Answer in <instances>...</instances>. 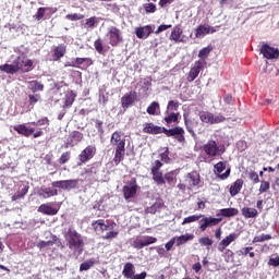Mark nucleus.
<instances>
[{"mask_svg":"<svg viewBox=\"0 0 279 279\" xmlns=\"http://www.w3.org/2000/svg\"><path fill=\"white\" fill-rule=\"evenodd\" d=\"M96 154H97V148L95 146L89 145L85 147L78 155V162H77L78 167H81V165H86V162H88L89 160H93Z\"/></svg>","mask_w":279,"mask_h":279,"instance_id":"9b49d317","label":"nucleus"},{"mask_svg":"<svg viewBox=\"0 0 279 279\" xmlns=\"http://www.w3.org/2000/svg\"><path fill=\"white\" fill-rule=\"evenodd\" d=\"M119 236L118 231H109L105 235H101L102 241H112V239H117Z\"/></svg>","mask_w":279,"mask_h":279,"instance_id":"bf43d9fd","label":"nucleus"},{"mask_svg":"<svg viewBox=\"0 0 279 279\" xmlns=\"http://www.w3.org/2000/svg\"><path fill=\"white\" fill-rule=\"evenodd\" d=\"M201 149L206 156L205 162H213L218 156L226 153V148L220 147L215 140H209Z\"/></svg>","mask_w":279,"mask_h":279,"instance_id":"20e7f679","label":"nucleus"},{"mask_svg":"<svg viewBox=\"0 0 279 279\" xmlns=\"http://www.w3.org/2000/svg\"><path fill=\"white\" fill-rule=\"evenodd\" d=\"M185 128L192 136H195V128H197V122H193V120L185 119L184 120Z\"/></svg>","mask_w":279,"mask_h":279,"instance_id":"c03bdc74","label":"nucleus"},{"mask_svg":"<svg viewBox=\"0 0 279 279\" xmlns=\"http://www.w3.org/2000/svg\"><path fill=\"white\" fill-rule=\"evenodd\" d=\"M99 25V17L97 16H92L89 19H86L85 22L81 23V27L84 29H95Z\"/></svg>","mask_w":279,"mask_h":279,"instance_id":"72a5a7b5","label":"nucleus"},{"mask_svg":"<svg viewBox=\"0 0 279 279\" xmlns=\"http://www.w3.org/2000/svg\"><path fill=\"white\" fill-rule=\"evenodd\" d=\"M38 213H41V215H48L49 217H53L54 215H58V209L51 207L49 204H41L38 207Z\"/></svg>","mask_w":279,"mask_h":279,"instance_id":"473e14b6","label":"nucleus"},{"mask_svg":"<svg viewBox=\"0 0 279 279\" xmlns=\"http://www.w3.org/2000/svg\"><path fill=\"white\" fill-rule=\"evenodd\" d=\"M158 239L151 235H138L132 242L131 245L134 250H143V247H147V245H154L157 243Z\"/></svg>","mask_w":279,"mask_h":279,"instance_id":"0eeeda50","label":"nucleus"},{"mask_svg":"<svg viewBox=\"0 0 279 279\" xmlns=\"http://www.w3.org/2000/svg\"><path fill=\"white\" fill-rule=\"evenodd\" d=\"M146 112L153 116L160 114V106H148Z\"/></svg>","mask_w":279,"mask_h":279,"instance_id":"e2e57ef3","label":"nucleus"},{"mask_svg":"<svg viewBox=\"0 0 279 279\" xmlns=\"http://www.w3.org/2000/svg\"><path fill=\"white\" fill-rule=\"evenodd\" d=\"M217 29L208 24H199L195 28V38H204V36H208V34H215Z\"/></svg>","mask_w":279,"mask_h":279,"instance_id":"412c9836","label":"nucleus"},{"mask_svg":"<svg viewBox=\"0 0 279 279\" xmlns=\"http://www.w3.org/2000/svg\"><path fill=\"white\" fill-rule=\"evenodd\" d=\"M92 267H95V260L88 259L80 265V271H88Z\"/></svg>","mask_w":279,"mask_h":279,"instance_id":"09e8293b","label":"nucleus"},{"mask_svg":"<svg viewBox=\"0 0 279 279\" xmlns=\"http://www.w3.org/2000/svg\"><path fill=\"white\" fill-rule=\"evenodd\" d=\"M75 97H77V95L73 93V90L65 92V95L63 98L64 106H73V102L75 101Z\"/></svg>","mask_w":279,"mask_h":279,"instance_id":"79ce46f5","label":"nucleus"},{"mask_svg":"<svg viewBox=\"0 0 279 279\" xmlns=\"http://www.w3.org/2000/svg\"><path fill=\"white\" fill-rule=\"evenodd\" d=\"M92 228L93 230H95L96 232H106L109 230L110 226L106 225V222L104 221V219H98L94 222H92Z\"/></svg>","mask_w":279,"mask_h":279,"instance_id":"e433bc0d","label":"nucleus"},{"mask_svg":"<svg viewBox=\"0 0 279 279\" xmlns=\"http://www.w3.org/2000/svg\"><path fill=\"white\" fill-rule=\"evenodd\" d=\"M199 245L202 247H210L213 245V239H209L208 236H203L198 239Z\"/></svg>","mask_w":279,"mask_h":279,"instance_id":"13d9d810","label":"nucleus"},{"mask_svg":"<svg viewBox=\"0 0 279 279\" xmlns=\"http://www.w3.org/2000/svg\"><path fill=\"white\" fill-rule=\"evenodd\" d=\"M213 51V45H209L198 51V58L197 62H206L208 60V56H210V52Z\"/></svg>","mask_w":279,"mask_h":279,"instance_id":"ea45409f","label":"nucleus"},{"mask_svg":"<svg viewBox=\"0 0 279 279\" xmlns=\"http://www.w3.org/2000/svg\"><path fill=\"white\" fill-rule=\"evenodd\" d=\"M65 19L68 21H82L83 19H85V15L82 13H69L65 15Z\"/></svg>","mask_w":279,"mask_h":279,"instance_id":"5fc2aeb1","label":"nucleus"},{"mask_svg":"<svg viewBox=\"0 0 279 279\" xmlns=\"http://www.w3.org/2000/svg\"><path fill=\"white\" fill-rule=\"evenodd\" d=\"M66 56V45L61 44L54 47L52 50V60L53 62H59V60H62Z\"/></svg>","mask_w":279,"mask_h":279,"instance_id":"393cba45","label":"nucleus"},{"mask_svg":"<svg viewBox=\"0 0 279 279\" xmlns=\"http://www.w3.org/2000/svg\"><path fill=\"white\" fill-rule=\"evenodd\" d=\"M84 141V134L80 131H73L69 134L65 147H75V145H80Z\"/></svg>","mask_w":279,"mask_h":279,"instance_id":"f3484780","label":"nucleus"},{"mask_svg":"<svg viewBox=\"0 0 279 279\" xmlns=\"http://www.w3.org/2000/svg\"><path fill=\"white\" fill-rule=\"evenodd\" d=\"M268 266L269 267H279V255H276L275 257H270L268 259Z\"/></svg>","mask_w":279,"mask_h":279,"instance_id":"338daca9","label":"nucleus"},{"mask_svg":"<svg viewBox=\"0 0 279 279\" xmlns=\"http://www.w3.org/2000/svg\"><path fill=\"white\" fill-rule=\"evenodd\" d=\"M106 37L111 47H119L121 43H123V35L121 33V29L116 26H111L108 29Z\"/></svg>","mask_w":279,"mask_h":279,"instance_id":"423d86ee","label":"nucleus"},{"mask_svg":"<svg viewBox=\"0 0 279 279\" xmlns=\"http://www.w3.org/2000/svg\"><path fill=\"white\" fill-rule=\"evenodd\" d=\"M202 215H192L183 219L182 226H186V223H195V221H199Z\"/></svg>","mask_w":279,"mask_h":279,"instance_id":"864d4df0","label":"nucleus"},{"mask_svg":"<svg viewBox=\"0 0 279 279\" xmlns=\"http://www.w3.org/2000/svg\"><path fill=\"white\" fill-rule=\"evenodd\" d=\"M84 173L86 178H93V175H97L99 173V168H97V163H92L84 169Z\"/></svg>","mask_w":279,"mask_h":279,"instance_id":"a19ab883","label":"nucleus"},{"mask_svg":"<svg viewBox=\"0 0 279 279\" xmlns=\"http://www.w3.org/2000/svg\"><path fill=\"white\" fill-rule=\"evenodd\" d=\"M199 117L203 123H210L211 125H215L217 123H223V121H226V117H223L222 114L215 116L209 112H201Z\"/></svg>","mask_w":279,"mask_h":279,"instance_id":"4468645a","label":"nucleus"},{"mask_svg":"<svg viewBox=\"0 0 279 279\" xmlns=\"http://www.w3.org/2000/svg\"><path fill=\"white\" fill-rule=\"evenodd\" d=\"M143 9L145 11V14H155V12L158 10L154 2L144 3Z\"/></svg>","mask_w":279,"mask_h":279,"instance_id":"49530a36","label":"nucleus"},{"mask_svg":"<svg viewBox=\"0 0 279 279\" xmlns=\"http://www.w3.org/2000/svg\"><path fill=\"white\" fill-rule=\"evenodd\" d=\"M28 191H29V189H28L27 186H24V187L22 189V191L15 193V194L11 197L12 202H16L17 199H23V197H25V194H26Z\"/></svg>","mask_w":279,"mask_h":279,"instance_id":"8fccbe9b","label":"nucleus"},{"mask_svg":"<svg viewBox=\"0 0 279 279\" xmlns=\"http://www.w3.org/2000/svg\"><path fill=\"white\" fill-rule=\"evenodd\" d=\"M239 239V233H230L225 239L221 240V242L218 244V252H226V247L230 245L233 241H236Z\"/></svg>","mask_w":279,"mask_h":279,"instance_id":"a878e982","label":"nucleus"},{"mask_svg":"<svg viewBox=\"0 0 279 279\" xmlns=\"http://www.w3.org/2000/svg\"><path fill=\"white\" fill-rule=\"evenodd\" d=\"M94 47L97 53H104V41L101 40V38H98L94 41Z\"/></svg>","mask_w":279,"mask_h":279,"instance_id":"052dcab7","label":"nucleus"},{"mask_svg":"<svg viewBox=\"0 0 279 279\" xmlns=\"http://www.w3.org/2000/svg\"><path fill=\"white\" fill-rule=\"evenodd\" d=\"M241 213H242V217H244V219H256V217H258V209H256V208L243 207L241 209Z\"/></svg>","mask_w":279,"mask_h":279,"instance_id":"c9c22d12","label":"nucleus"},{"mask_svg":"<svg viewBox=\"0 0 279 279\" xmlns=\"http://www.w3.org/2000/svg\"><path fill=\"white\" fill-rule=\"evenodd\" d=\"M163 134L168 138H174L178 143H184V141H186V137H184L185 132L182 126H174L172 129L163 128Z\"/></svg>","mask_w":279,"mask_h":279,"instance_id":"6e6552de","label":"nucleus"},{"mask_svg":"<svg viewBox=\"0 0 279 279\" xmlns=\"http://www.w3.org/2000/svg\"><path fill=\"white\" fill-rule=\"evenodd\" d=\"M182 34H184L182 26L177 25L172 28L169 39L172 40L173 43H184V39L182 38Z\"/></svg>","mask_w":279,"mask_h":279,"instance_id":"c85d7f7f","label":"nucleus"},{"mask_svg":"<svg viewBox=\"0 0 279 279\" xmlns=\"http://www.w3.org/2000/svg\"><path fill=\"white\" fill-rule=\"evenodd\" d=\"M66 247L80 256L84 252V238L75 229L70 228L65 233Z\"/></svg>","mask_w":279,"mask_h":279,"instance_id":"7ed1b4c3","label":"nucleus"},{"mask_svg":"<svg viewBox=\"0 0 279 279\" xmlns=\"http://www.w3.org/2000/svg\"><path fill=\"white\" fill-rule=\"evenodd\" d=\"M206 64V61H195L194 66L191 68L190 72L187 73V82H195V80H197V77L199 76V73L204 71V66Z\"/></svg>","mask_w":279,"mask_h":279,"instance_id":"ddd939ff","label":"nucleus"},{"mask_svg":"<svg viewBox=\"0 0 279 279\" xmlns=\"http://www.w3.org/2000/svg\"><path fill=\"white\" fill-rule=\"evenodd\" d=\"M78 184H80V179L53 181L51 183L52 189H61L62 191H71L72 189H77Z\"/></svg>","mask_w":279,"mask_h":279,"instance_id":"9d476101","label":"nucleus"},{"mask_svg":"<svg viewBox=\"0 0 279 279\" xmlns=\"http://www.w3.org/2000/svg\"><path fill=\"white\" fill-rule=\"evenodd\" d=\"M69 160H71V151H65L59 158V165H66Z\"/></svg>","mask_w":279,"mask_h":279,"instance_id":"680f3d73","label":"nucleus"},{"mask_svg":"<svg viewBox=\"0 0 279 279\" xmlns=\"http://www.w3.org/2000/svg\"><path fill=\"white\" fill-rule=\"evenodd\" d=\"M122 193L124 199H132L138 193V183H136V178H132L123 187Z\"/></svg>","mask_w":279,"mask_h":279,"instance_id":"1a4fd4ad","label":"nucleus"},{"mask_svg":"<svg viewBox=\"0 0 279 279\" xmlns=\"http://www.w3.org/2000/svg\"><path fill=\"white\" fill-rule=\"evenodd\" d=\"M271 189L269 181H262L259 186V193H267Z\"/></svg>","mask_w":279,"mask_h":279,"instance_id":"69168bd1","label":"nucleus"},{"mask_svg":"<svg viewBox=\"0 0 279 279\" xmlns=\"http://www.w3.org/2000/svg\"><path fill=\"white\" fill-rule=\"evenodd\" d=\"M56 196H58L57 189L41 187L39 190V197H43L44 199H49V197H56Z\"/></svg>","mask_w":279,"mask_h":279,"instance_id":"f704fd0d","label":"nucleus"},{"mask_svg":"<svg viewBox=\"0 0 279 279\" xmlns=\"http://www.w3.org/2000/svg\"><path fill=\"white\" fill-rule=\"evenodd\" d=\"M248 180H252L254 184H258V182H260V178L258 177V173H256V171L254 170H251L248 172Z\"/></svg>","mask_w":279,"mask_h":279,"instance_id":"0e129e2a","label":"nucleus"},{"mask_svg":"<svg viewBox=\"0 0 279 279\" xmlns=\"http://www.w3.org/2000/svg\"><path fill=\"white\" fill-rule=\"evenodd\" d=\"M227 162L226 161H219L214 166V173L220 178V180H228L230 178L231 169L228 168L226 170ZM223 171H226L223 173ZM222 173V174H221Z\"/></svg>","mask_w":279,"mask_h":279,"instance_id":"2eb2a0df","label":"nucleus"},{"mask_svg":"<svg viewBox=\"0 0 279 279\" xmlns=\"http://www.w3.org/2000/svg\"><path fill=\"white\" fill-rule=\"evenodd\" d=\"M34 69V61L27 58V54H20L14 61L13 64H2L0 65V71L7 73L8 75H14L19 72L29 73Z\"/></svg>","mask_w":279,"mask_h":279,"instance_id":"f257e3e1","label":"nucleus"},{"mask_svg":"<svg viewBox=\"0 0 279 279\" xmlns=\"http://www.w3.org/2000/svg\"><path fill=\"white\" fill-rule=\"evenodd\" d=\"M137 99H138V94L135 90H131L121 98V105L132 106L133 104H135V101H137Z\"/></svg>","mask_w":279,"mask_h":279,"instance_id":"bb28decb","label":"nucleus"},{"mask_svg":"<svg viewBox=\"0 0 279 279\" xmlns=\"http://www.w3.org/2000/svg\"><path fill=\"white\" fill-rule=\"evenodd\" d=\"M265 241H271V234L263 233L262 235H256L253 239V243H263Z\"/></svg>","mask_w":279,"mask_h":279,"instance_id":"603ef678","label":"nucleus"},{"mask_svg":"<svg viewBox=\"0 0 279 279\" xmlns=\"http://www.w3.org/2000/svg\"><path fill=\"white\" fill-rule=\"evenodd\" d=\"M260 53L266 58V60H278L279 58V50L268 44H264L262 46Z\"/></svg>","mask_w":279,"mask_h":279,"instance_id":"dca6fc26","label":"nucleus"},{"mask_svg":"<svg viewBox=\"0 0 279 279\" xmlns=\"http://www.w3.org/2000/svg\"><path fill=\"white\" fill-rule=\"evenodd\" d=\"M175 170L169 171L163 175V180L167 182V184H175Z\"/></svg>","mask_w":279,"mask_h":279,"instance_id":"a18cd8bd","label":"nucleus"},{"mask_svg":"<svg viewBox=\"0 0 279 279\" xmlns=\"http://www.w3.org/2000/svg\"><path fill=\"white\" fill-rule=\"evenodd\" d=\"M143 132L144 134L153 135L165 134V126H158L154 122H146L144 123Z\"/></svg>","mask_w":279,"mask_h":279,"instance_id":"4be33fe9","label":"nucleus"},{"mask_svg":"<svg viewBox=\"0 0 279 279\" xmlns=\"http://www.w3.org/2000/svg\"><path fill=\"white\" fill-rule=\"evenodd\" d=\"M199 182H202V178L197 171L189 172L185 177V184L189 191H191V189H195V186H199Z\"/></svg>","mask_w":279,"mask_h":279,"instance_id":"6ab92c4d","label":"nucleus"},{"mask_svg":"<svg viewBox=\"0 0 279 279\" xmlns=\"http://www.w3.org/2000/svg\"><path fill=\"white\" fill-rule=\"evenodd\" d=\"M153 32H154V27L151 25L140 26L135 28V36H137V38L143 40L145 38H149Z\"/></svg>","mask_w":279,"mask_h":279,"instance_id":"5701e85b","label":"nucleus"},{"mask_svg":"<svg viewBox=\"0 0 279 279\" xmlns=\"http://www.w3.org/2000/svg\"><path fill=\"white\" fill-rule=\"evenodd\" d=\"M243 184H245V182L243 181V179H236L229 187V193L231 195V197H236V195H239V193H241V191L243 190Z\"/></svg>","mask_w":279,"mask_h":279,"instance_id":"cd10ccee","label":"nucleus"},{"mask_svg":"<svg viewBox=\"0 0 279 279\" xmlns=\"http://www.w3.org/2000/svg\"><path fill=\"white\" fill-rule=\"evenodd\" d=\"M161 162L169 165L171 162V158L169 157V147L165 148V151L159 155Z\"/></svg>","mask_w":279,"mask_h":279,"instance_id":"4d7b16f0","label":"nucleus"},{"mask_svg":"<svg viewBox=\"0 0 279 279\" xmlns=\"http://www.w3.org/2000/svg\"><path fill=\"white\" fill-rule=\"evenodd\" d=\"M150 173L157 186H162V184H167V181H165V177L162 175V171H150Z\"/></svg>","mask_w":279,"mask_h":279,"instance_id":"4c0bfd02","label":"nucleus"},{"mask_svg":"<svg viewBox=\"0 0 279 279\" xmlns=\"http://www.w3.org/2000/svg\"><path fill=\"white\" fill-rule=\"evenodd\" d=\"M137 86H140L138 94L140 95H146L151 88V78H142L138 83Z\"/></svg>","mask_w":279,"mask_h":279,"instance_id":"7c9ffc66","label":"nucleus"},{"mask_svg":"<svg viewBox=\"0 0 279 279\" xmlns=\"http://www.w3.org/2000/svg\"><path fill=\"white\" fill-rule=\"evenodd\" d=\"M220 215L222 217H236V215H239V209L234 208V207H230V208H222L220 209Z\"/></svg>","mask_w":279,"mask_h":279,"instance_id":"37998d69","label":"nucleus"},{"mask_svg":"<svg viewBox=\"0 0 279 279\" xmlns=\"http://www.w3.org/2000/svg\"><path fill=\"white\" fill-rule=\"evenodd\" d=\"M94 62L90 58H76L75 61L68 64V66H72L73 69H81L82 71H86L88 66H93Z\"/></svg>","mask_w":279,"mask_h":279,"instance_id":"aec40b11","label":"nucleus"},{"mask_svg":"<svg viewBox=\"0 0 279 279\" xmlns=\"http://www.w3.org/2000/svg\"><path fill=\"white\" fill-rule=\"evenodd\" d=\"M56 243H60V245L62 244V242L60 241V239H58V236H53V239L51 241L38 242L37 247L39 250H45V247H53V245H56Z\"/></svg>","mask_w":279,"mask_h":279,"instance_id":"58836bf2","label":"nucleus"},{"mask_svg":"<svg viewBox=\"0 0 279 279\" xmlns=\"http://www.w3.org/2000/svg\"><path fill=\"white\" fill-rule=\"evenodd\" d=\"M28 99H29L31 105L38 104V101H40V95H38V94L29 95Z\"/></svg>","mask_w":279,"mask_h":279,"instance_id":"774afa93","label":"nucleus"},{"mask_svg":"<svg viewBox=\"0 0 279 279\" xmlns=\"http://www.w3.org/2000/svg\"><path fill=\"white\" fill-rule=\"evenodd\" d=\"M165 208V201L162 198H156L155 203L145 209L146 215H156Z\"/></svg>","mask_w":279,"mask_h":279,"instance_id":"b1692460","label":"nucleus"},{"mask_svg":"<svg viewBox=\"0 0 279 279\" xmlns=\"http://www.w3.org/2000/svg\"><path fill=\"white\" fill-rule=\"evenodd\" d=\"M13 130L26 138H29V136H33V138H40V136L45 134L43 129L36 130V128L27 126V124H17L13 126Z\"/></svg>","mask_w":279,"mask_h":279,"instance_id":"39448f33","label":"nucleus"},{"mask_svg":"<svg viewBox=\"0 0 279 279\" xmlns=\"http://www.w3.org/2000/svg\"><path fill=\"white\" fill-rule=\"evenodd\" d=\"M219 223H221V218H215L213 216L206 217L204 215H202L198 221L201 232H206L208 228H214V226H219Z\"/></svg>","mask_w":279,"mask_h":279,"instance_id":"f8f14e48","label":"nucleus"},{"mask_svg":"<svg viewBox=\"0 0 279 279\" xmlns=\"http://www.w3.org/2000/svg\"><path fill=\"white\" fill-rule=\"evenodd\" d=\"M47 10H48L47 8L40 7L37 10L36 14L33 15V19H35V21H43V19H45V14H46Z\"/></svg>","mask_w":279,"mask_h":279,"instance_id":"3c124183","label":"nucleus"},{"mask_svg":"<svg viewBox=\"0 0 279 279\" xmlns=\"http://www.w3.org/2000/svg\"><path fill=\"white\" fill-rule=\"evenodd\" d=\"M110 145L114 148L113 162L119 166L125 160V135L123 132H113L110 137Z\"/></svg>","mask_w":279,"mask_h":279,"instance_id":"f03ea898","label":"nucleus"},{"mask_svg":"<svg viewBox=\"0 0 279 279\" xmlns=\"http://www.w3.org/2000/svg\"><path fill=\"white\" fill-rule=\"evenodd\" d=\"M29 125H34V128H41L43 125H49V118L45 117L38 121L31 122Z\"/></svg>","mask_w":279,"mask_h":279,"instance_id":"6e6d98bb","label":"nucleus"},{"mask_svg":"<svg viewBox=\"0 0 279 279\" xmlns=\"http://www.w3.org/2000/svg\"><path fill=\"white\" fill-rule=\"evenodd\" d=\"M172 239H174L175 246L180 247L181 245L189 243V241H193V239H195V235L193 233H186L183 235L174 236Z\"/></svg>","mask_w":279,"mask_h":279,"instance_id":"c756f323","label":"nucleus"},{"mask_svg":"<svg viewBox=\"0 0 279 279\" xmlns=\"http://www.w3.org/2000/svg\"><path fill=\"white\" fill-rule=\"evenodd\" d=\"M136 274V268L134 267V264L128 262L124 264L123 270H122V276L126 279H132L134 278V275Z\"/></svg>","mask_w":279,"mask_h":279,"instance_id":"2f4dec72","label":"nucleus"},{"mask_svg":"<svg viewBox=\"0 0 279 279\" xmlns=\"http://www.w3.org/2000/svg\"><path fill=\"white\" fill-rule=\"evenodd\" d=\"M29 88L32 89L33 93H37V90H44L45 85H43L38 81H31L29 82Z\"/></svg>","mask_w":279,"mask_h":279,"instance_id":"de8ad7c7","label":"nucleus"},{"mask_svg":"<svg viewBox=\"0 0 279 279\" xmlns=\"http://www.w3.org/2000/svg\"><path fill=\"white\" fill-rule=\"evenodd\" d=\"M179 118H180V112H178V107L168 106L163 121H166V123L169 125L171 123H178Z\"/></svg>","mask_w":279,"mask_h":279,"instance_id":"a211bd4d","label":"nucleus"}]
</instances>
